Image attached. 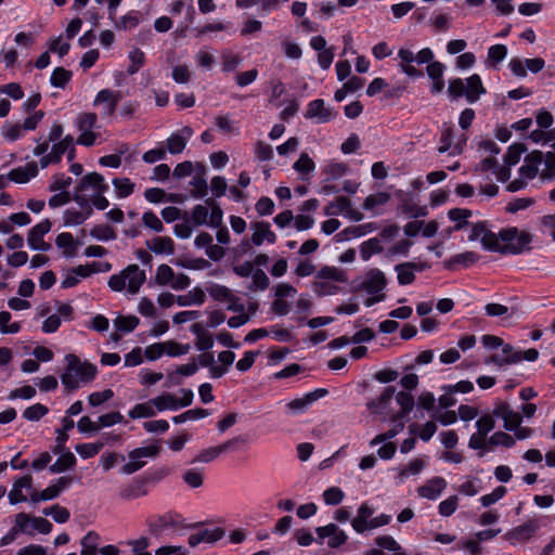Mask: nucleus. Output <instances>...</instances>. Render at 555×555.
<instances>
[{
    "mask_svg": "<svg viewBox=\"0 0 555 555\" xmlns=\"http://www.w3.org/2000/svg\"><path fill=\"white\" fill-rule=\"evenodd\" d=\"M90 234L99 241H109L116 238L115 230L107 224L93 227Z\"/></svg>",
    "mask_w": 555,
    "mask_h": 555,
    "instance_id": "obj_48",
    "label": "nucleus"
},
{
    "mask_svg": "<svg viewBox=\"0 0 555 555\" xmlns=\"http://www.w3.org/2000/svg\"><path fill=\"white\" fill-rule=\"evenodd\" d=\"M327 389L318 388L314 391L306 393L301 398H296L286 404V408L289 412L294 414L302 413L306 411L313 402L325 397L327 395Z\"/></svg>",
    "mask_w": 555,
    "mask_h": 555,
    "instance_id": "obj_9",
    "label": "nucleus"
},
{
    "mask_svg": "<svg viewBox=\"0 0 555 555\" xmlns=\"http://www.w3.org/2000/svg\"><path fill=\"white\" fill-rule=\"evenodd\" d=\"M55 244L59 248L64 249L66 257H72L75 253V242L72 233H60L55 238Z\"/></svg>",
    "mask_w": 555,
    "mask_h": 555,
    "instance_id": "obj_38",
    "label": "nucleus"
},
{
    "mask_svg": "<svg viewBox=\"0 0 555 555\" xmlns=\"http://www.w3.org/2000/svg\"><path fill=\"white\" fill-rule=\"evenodd\" d=\"M472 216V211L465 208H452L448 212L450 220L456 222L454 230L459 231L468 224L467 219Z\"/></svg>",
    "mask_w": 555,
    "mask_h": 555,
    "instance_id": "obj_33",
    "label": "nucleus"
},
{
    "mask_svg": "<svg viewBox=\"0 0 555 555\" xmlns=\"http://www.w3.org/2000/svg\"><path fill=\"white\" fill-rule=\"evenodd\" d=\"M494 237L495 233L487 229L486 223L481 221L472 225L470 233L468 235V240L470 242L480 240L482 247L489 251L496 249Z\"/></svg>",
    "mask_w": 555,
    "mask_h": 555,
    "instance_id": "obj_8",
    "label": "nucleus"
},
{
    "mask_svg": "<svg viewBox=\"0 0 555 555\" xmlns=\"http://www.w3.org/2000/svg\"><path fill=\"white\" fill-rule=\"evenodd\" d=\"M397 403L401 408L402 415L410 413L414 408V397L406 391H399L396 396Z\"/></svg>",
    "mask_w": 555,
    "mask_h": 555,
    "instance_id": "obj_55",
    "label": "nucleus"
},
{
    "mask_svg": "<svg viewBox=\"0 0 555 555\" xmlns=\"http://www.w3.org/2000/svg\"><path fill=\"white\" fill-rule=\"evenodd\" d=\"M507 48L504 44H494L488 49L487 64L496 68L498 65L506 57Z\"/></svg>",
    "mask_w": 555,
    "mask_h": 555,
    "instance_id": "obj_29",
    "label": "nucleus"
},
{
    "mask_svg": "<svg viewBox=\"0 0 555 555\" xmlns=\"http://www.w3.org/2000/svg\"><path fill=\"white\" fill-rule=\"evenodd\" d=\"M351 207V202L346 196H339L325 207L326 216H336L347 211Z\"/></svg>",
    "mask_w": 555,
    "mask_h": 555,
    "instance_id": "obj_35",
    "label": "nucleus"
},
{
    "mask_svg": "<svg viewBox=\"0 0 555 555\" xmlns=\"http://www.w3.org/2000/svg\"><path fill=\"white\" fill-rule=\"evenodd\" d=\"M323 499L326 504L337 505L344 499V492L338 487H331L323 492Z\"/></svg>",
    "mask_w": 555,
    "mask_h": 555,
    "instance_id": "obj_64",
    "label": "nucleus"
},
{
    "mask_svg": "<svg viewBox=\"0 0 555 555\" xmlns=\"http://www.w3.org/2000/svg\"><path fill=\"white\" fill-rule=\"evenodd\" d=\"M160 448L157 444L137 448L129 452L128 457L129 462L126 463L121 468L120 473L125 475H131L139 469H141L146 462L144 459L146 457H155L159 453Z\"/></svg>",
    "mask_w": 555,
    "mask_h": 555,
    "instance_id": "obj_4",
    "label": "nucleus"
},
{
    "mask_svg": "<svg viewBox=\"0 0 555 555\" xmlns=\"http://www.w3.org/2000/svg\"><path fill=\"white\" fill-rule=\"evenodd\" d=\"M526 151L522 144H513L507 149L506 154L504 155V163L506 166L512 167L516 165L521 154Z\"/></svg>",
    "mask_w": 555,
    "mask_h": 555,
    "instance_id": "obj_46",
    "label": "nucleus"
},
{
    "mask_svg": "<svg viewBox=\"0 0 555 555\" xmlns=\"http://www.w3.org/2000/svg\"><path fill=\"white\" fill-rule=\"evenodd\" d=\"M314 167L313 160L306 153L301 154L293 165V168L300 173H309Z\"/></svg>",
    "mask_w": 555,
    "mask_h": 555,
    "instance_id": "obj_63",
    "label": "nucleus"
},
{
    "mask_svg": "<svg viewBox=\"0 0 555 555\" xmlns=\"http://www.w3.org/2000/svg\"><path fill=\"white\" fill-rule=\"evenodd\" d=\"M390 199V196L388 193L379 192L377 194L369 195L362 205L363 209L365 210H372L376 206H380L386 204Z\"/></svg>",
    "mask_w": 555,
    "mask_h": 555,
    "instance_id": "obj_50",
    "label": "nucleus"
},
{
    "mask_svg": "<svg viewBox=\"0 0 555 555\" xmlns=\"http://www.w3.org/2000/svg\"><path fill=\"white\" fill-rule=\"evenodd\" d=\"M155 414H156V410L154 408L152 400L144 402V403L135 404L128 412V415L133 420L143 418V417H153Z\"/></svg>",
    "mask_w": 555,
    "mask_h": 555,
    "instance_id": "obj_31",
    "label": "nucleus"
},
{
    "mask_svg": "<svg viewBox=\"0 0 555 555\" xmlns=\"http://www.w3.org/2000/svg\"><path fill=\"white\" fill-rule=\"evenodd\" d=\"M427 465L423 459H414L403 469L400 470L399 477L401 480L408 478L411 475H417Z\"/></svg>",
    "mask_w": 555,
    "mask_h": 555,
    "instance_id": "obj_45",
    "label": "nucleus"
},
{
    "mask_svg": "<svg viewBox=\"0 0 555 555\" xmlns=\"http://www.w3.org/2000/svg\"><path fill=\"white\" fill-rule=\"evenodd\" d=\"M532 235L526 231H519L516 227L502 229L494 237L496 249L494 253L503 255H519L531 249Z\"/></svg>",
    "mask_w": 555,
    "mask_h": 555,
    "instance_id": "obj_2",
    "label": "nucleus"
},
{
    "mask_svg": "<svg viewBox=\"0 0 555 555\" xmlns=\"http://www.w3.org/2000/svg\"><path fill=\"white\" fill-rule=\"evenodd\" d=\"M52 223L49 219H44L28 232L27 242L33 250L49 251L51 244L43 241V236L50 232Z\"/></svg>",
    "mask_w": 555,
    "mask_h": 555,
    "instance_id": "obj_5",
    "label": "nucleus"
},
{
    "mask_svg": "<svg viewBox=\"0 0 555 555\" xmlns=\"http://www.w3.org/2000/svg\"><path fill=\"white\" fill-rule=\"evenodd\" d=\"M465 92L466 100L473 104L479 100V98L487 92L486 88L481 82L479 75L474 74L466 79Z\"/></svg>",
    "mask_w": 555,
    "mask_h": 555,
    "instance_id": "obj_19",
    "label": "nucleus"
},
{
    "mask_svg": "<svg viewBox=\"0 0 555 555\" xmlns=\"http://www.w3.org/2000/svg\"><path fill=\"white\" fill-rule=\"evenodd\" d=\"M383 251V246L378 238H370L363 242L360 246V256L364 261H367L374 254Z\"/></svg>",
    "mask_w": 555,
    "mask_h": 555,
    "instance_id": "obj_32",
    "label": "nucleus"
},
{
    "mask_svg": "<svg viewBox=\"0 0 555 555\" xmlns=\"http://www.w3.org/2000/svg\"><path fill=\"white\" fill-rule=\"evenodd\" d=\"M209 295L218 301L228 302L227 310L233 312H244L245 306L241 302L230 288L223 285H215L209 289Z\"/></svg>",
    "mask_w": 555,
    "mask_h": 555,
    "instance_id": "obj_7",
    "label": "nucleus"
},
{
    "mask_svg": "<svg viewBox=\"0 0 555 555\" xmlns=\"http://www.w3.org/2000/svg\"><path fill=\"white\" fill-rule=\"evenodd\" d=\"M38 175V168L36 163H28L25 167H18L15 169H12L8 177L10 180L16 182V183H26L31 178L36 177Z\"/></svg>",
    "mask_w": 555,
    "mask_h": 555,
    "instance_id": "obj_22",
    "label": "nucleus"
},
{
    "mask_svg": "<svg viewBox=\"0 0 555 555\" xmlns=\"http://www.w3.org/2000/svg\"><path fill=\"white\" fill-rule=\"evenodd\" d=\"M448 94L452 100L459 99L463 95L466 98L464 81L461 78L451 79L448 85Z\"/></svg>",
    "mask_w": 555,
    "mask_h": 555,
    "instance_id": "obj_57",
    "label": "nucleus"
},
{
    "mask_svg": "<svg viewBox=\"0 0 555 555\" xmlns=\"http://www.w3.org/2000/svg\"><path fill=\"white\" fill-rule=\"evenodd\" d=\"M347 165L344 163L332 162L325 167V175L328 180H338L347 172Z\"/></svg>",
    "mask_w": 555,
    "mask_h": 555,
    "instance_id": "obj_54",
    "label": "nucleus"
},
{
    "mask_svg": "<svg viewBox=\"0 0 555 555\" xmlns=\"http://www.w3.org/2000/svg\"><path fill=\"white\" fill-rule=\"evenodd\" d=\"M305 117L317 119L318 122L324 124L330 121L334 117V114L331 108L325 107L322 99H317L308 104Z\"/></svg>",
    "mask_w": 555,
    "mask_h": 555,
    "instance_id": "obj_14",
    "label": "nucleus"
},
{
    "mask_svg": "<svg viewBox=\"0 0 555 555\" xmlns=\"http://www.w3.org/2000/svg\"><path fill=\"white\" fill-rule=\"evenodd\" d=\"M143 224L153 230L154 232L160 233L164 231V224L162 220L152 210L145 211L142 216Z\"/></svg>",
    "mask_w": 555,
    "mask_h": 555,
    "instance_id": "obj_53",
    "label": "nucleus"
},
{
    "mask_svg": "<svg viewBox=\"0 0 555 555\" xmlns=\"http://www.w3.org/2000/svg\"><path fill=\"white\" fill-rule=\"evenodd\" d=\"M113 185L119 198L128 197L134 191V183L128 178H115L113 179Z\"/></svg>",
    "mask_w": 555,
    "mask_h": 555,
    "instance_id": "obj_40",
    "label": "nucleus"
},
{
    "mask_svg": "<svg viewBox=\"0 0 555 555\" xmlns=\"http://www.w3.org/2000/svg\"><path fill=\"white\" fill-rule=\"evenodd\" d=\"M103 447L104 442L79 443L75 447V450L82 459H90L96 455Z\"/></svg>",
    "mask_w": 555,
    "mask_h": 555,
    "instance_id": "obj_44",
    "label": "nucleus"
},
{
    "mask_svg": "<svg viewBox=\"0 0 555 555\" xmlns=\"http://www.w3.org/2000/svg\"><path fill=\"white\" fill-rule=\"evenodd\" d=\"M191 332L196 336V348L201 351H206L212 348L214 339L209 332L205 331L199 323L191 326Z\"/></svg>",
    "mask_w": 555,
    "mask_h": 555,
    "instance_id": "obj_24",
    "label": "nucleus"
},
{
    "mask_svg": "<svg viewBox=\"0 0 555 555\" xmlns=\"http://www.w3.org/2000/svg\"><path fill=\"white\" fill-rule=\"evenodd\" d=\"M250 228L254 230L251 235V243L256 246H260L264 241L270 244H273L276 240V235L271 231L270 224L268 222H253Z\"/></svg>",
    "mask_w": 555,
    "mask_h": 555,
    "instance_id": "obj_16",
    "label": "nucleus"
},
{
    "mask_svg": "<svg viewBox=\"0 0 555 555\" xmlns=\"http://www.w3.org/2000/svg\"><path fill=\"white\" fill-rule=\"evenodd\" d=\"M122 95L120 91H114L111 89H102L98 92L94 98L93 105L102 106V116L114 115L116 107L121 100Z\"/></svg>",
    "mask_w": 555,
    "mask_h": 555,
    "instance_id": "obj_6",
    "label": "nucleus"
},
{
    "mask_svg": "<svg viewBox=\"0 0 555 555\" xmlns=\"http://www.w3.org/2000/svg\"><path fill=\"white\" fill-rule=\"evenodd\" d=\"M488 443L491 446H502L512 448L515 446V438L504 431L494 433L489 439Z\"/></svg>",
    "mask_w": 555,
    "mask_h": 555,
    "instance_id": "obj_49",
    "label": "nucleus"
},
{
    "mask_svg": "<svg viewBox=\"0 0 555 555\" xmlns=\"http://www.w3.org/2000/svg\"><path fill=\"white\" fill-rule=\"evenodd\" d=\"M165 353L169 357H180L189 353L191 346L189 344H180L175 340L164 341Z\"/></svg>",
    "mask_w": 555,
    "mask_h": 555,
    "instance_id": "obj_43",
    "label": "nucleus"
},
{
    "mask_svg": "<svg viewBox=\"0 0 555 555\" xmlns=\"http://www.w3.org/2000/svg\"><path fill=\"white\" fill-rule=\"evenodd\" d=\"M495 422L492 415L486 414L476 422L477 433L487 438V435L494 428Z\"/></svg>",
    "mask_w": 555,
    "mask_h": 555,
    "instance_id": "obj_60",
    "label": "nucleus"
},
{
    "mask_svg": "<svg viewBox=\"0 0 555 555\" xmlns=\"http://www.w3.org/2000/svg\"><path fill=\"white\" fill-rule=\"evenodd\" d=\"M29 527L30 522H16L15 526H13L11 530L4 537H2L0 540V545L4 546L12 543L20 533H28L33 535L34 533L31 530H29Z\"/></svg>",
    "mask_w": 555,
    "mask_h": 555,
    "instance_id": "obj_30",
    "label": "nucleus"
},
{
    "mask_svg": "<svg viewBox=\"0 0 555 555\" xmlns=\"http://www.w3.org/2000/svg\"><path fill=\"white\" fill-rule=\"evenodd\" d=\"M72 79V72L64 67H55L50 77V83L55 88L64 89Z\"/></svg>",
    "mask_w": 555,
    "mask_h": 555,
    "instance_id": "obj_34",
    "label": "nucleus"
},
{
    "mask_svg": "<svg viewBox=\"0 0 555 555\" xmlns=\"http://www.w3.org/2000/svg\"><path fill=\"white\" fill-rule=\"evenodd\" d=\"M395 393L396 388L393 386H388L378 398L367 402L366 408L374 414H383L388 409Z\"/></svg>",
    "mask_w": 555,
    "mask_h": 555,
    "instance_id": "obj_18",
    "label": "nucleus"
},
{
    "mask_svg": "<svg viewBox=\"0 0 555 555\" xmlns=\"http://www.w3.org/2000/svg\"><path fill=\"white\" fill-rule=\"evenodd\" d=\"M76 189L85 193L88 191H91L92 194L105 193L108 190V184L105 183L104 177L101 173L90 172L81 178Z\"/></svg>",
    "mask_w": 555,
    "mask_h": 555,
    "instance_id": "obj_10",
    "label": "nucleus"
},
{
    "mask_svg": "<svg viewBox=\"0 0 555 555\" xmlns=\"http://www.w3.org/2000/svg\"><path fill=\"white\" fill-rule=\"evenodd\" d=\"M65 361L66 367L61 375V382L67 390H77L95 378L98 369L94 364L88 361L82 362L73 353L67 354Z\"/></svg>",
    "mask_w": 555,
    "mask_h": 555,
    "instance_id": "obj_1",
    "label": "nucleus"
},
{
    "mask_svg": "<svg viewBox=\"0 0 555 555\" xmlns=\"http://www.w3.org/2000/svg\"><path fill=\"white\" fill-rule=\"evenodd\" d=\"M479 259V256L475 251H465L454 255L450 259V264H463L468 267L475 263Z\"/></svg>",
    "mask_w": 555,
    "mask_h": 555,
    "instance_id": "obj_58",
    "label": "nucleus"
},
{
    "mask_svg": "<svg viewBox=\"0 0 555 555\" xmlns=\"http://www.w3.org/2000/svg\"><path fill=\"white\" fill-rule=\"evenodd\" d=\"M175 278V272L168 264H160L155 274V282L158 285H169Z\"/></svg>",
    "mask_w": 555,
    "mask_h": 555,
    "instance_id": "obj_52",
    "label": "nucleus"
},
{
    "mask_svg": "<svg viewBox=\"0 0 555 555\" xmlns=\"http://www.w3.org/2000/svg\"><path fill=\"white\" fill-rule=\"evenodd\" d=\"M139 323L140 320L135 315H119L114 321L115 327L124 333L132 332L139 325Z\"/></svg>",
    "mask_w": 555,
    "mask_h": 555,
    "instance_id": "obj_41",
    "label": "nucleus"
},
{
    "mask_svg": "<svg viewBox=\"0 0 555 555\" xmlns=\"http://www.w3.org/2000/svg\"><path fill=\"white\" fill-rule=\"evenodd\" d=\"M395 271L397 272V279L400 285H410L415 280V271L410 261L396 264Z\"/></svg>",
    "mask_w": 555,
    "mask_h": 555,
    "instance_id": "obj_26",
    "label": "nucleus"
},
{
    "mask_svg": "<svg viewBox=\"0 0 555 555\" xmlns=\"http://www.w3.org/2000/svg\"><path fill=\"white\" fill-rule=\"evenodd\" d=\"M192 135L193 130L189 126H184L179 131L173 132L167 139L168 152L173 155L182 153Z\"/></svg>",
    "mask_w": 555,
    "mask_h": 555,
    "instance_id": "obj_12",
    "label": "nucleus"
},
{
    "mask_svg": "<svg viewBox=\"0 0 555 555\" xmlns=\"http://www.w3.org/2000/svg\"><path fill=\"white\" fill-rule=\"evenodd\" d=\"M152 401L155 410L160 412L165 410L176 411L179 409L178 399L172 393H164L155 397Z\"/></svg>",
    "mask_w": 555,
    "mask_h": 555,
    "instance_id": "obj_28",
    "label": "nucleus"
},
{
    "mask_svg": "<svg viewBox=\"0 0 555 555\" xmlns=\"http://www.w3.org/2000/svg\"><path fill=\"white\" fill-rule=\"evenodd\" d=\"M208 216H209V211H208V206H204V205H196L193 207V210H192V216H191V220L192 223L195 225V227H199V225H203V224H207L208 223Z\"/></svg>",
    "mask_w": 555,
    "mask_h": 555,
    "instance_id": "obj_47",
    "label": "nucleus"
},
{
    "mask_svg": "<svg viewBox=\"0 0 555 555\" xmlns=\"http://www.w3.org/2000/svg\"><path fill=\"white\" fill-rule=\"evenodd\" d=\"M146 280L145 272L138 264H129L118 274H113L108 280V286L114 292H122L126 286L128 293H139Z\"/></svg>",
    "mask_w": 555,
    "mask_h": 555,
    "instance_id": "obj_3",
    "label": "nucleus"
},
{
    "mask_svg": "<svg viewBox=\"0 0 555 555\" xmlns=\"http://www.w3.org/2000/svg\"><path fill=\"white\" fill-rule=\"evenodd\" d=\"M190 184L194 188L192 196L195 198H203L207 195V182L203 176H195Z\"/></svg>",
    "mask_w": 555,
    "mask_h": 555,
    "instance_id": "obj_59",
    "label": "nucleus"
},
{
    "mask_svg": "<svg viewBox=\"0 0 555 555\" xmlns=\"http://www.w3.org/2000/svg\"><path fill=\"white\" fill-rule=\"evenodd\" d=\"M542 162L541 152H532L525 158V164L519 168V173L524 179H533L539 172V164Z\"/></svg>",
    "mask_w": 555,
    "mask_h": 555,
    "instance_id": "obj_21",
    "label": "nucleus"
},
{
    "mask_svg": "<svg viewBox=\"0 0 555 555\" xmlns=\"http://www.w3.org/2000/svg\"><path fill=\"white\" fill-rule=\"evenodd\" d=\"M317 533L321 541H323L325 538H328L326 543L330 547L333 548L343 545L347 540L346 533L333 522H330L324 527H319L317 529Z\"/></svg>",
    "mask_w": 555,
    "mask_h": 555,
    "instance_id": "obj_11",
    "label": "nucleus"
},
{
    "mask_svg": "<svg viewBox=\"0 0 555 555\" xmlns=\"http://www.w3.org/2000/svg\"><path fill=\"white\" fill-rule=\"evenodd\" d=\"M49 413V409L42 403H35L26 408L23 417L29 422H38Z\"/></svg>",
    "mask_w": 555,
    "mask_h": 555,
    "instance_id": "obj_39",
    "label": "nucleus"
},
{
    "mask_svg": "<svg viewBox=\"0 0 555 555\" xmlns=\"http://www.w3.org/2000/svg\"><path fill=\"white\" fill-rule=\"evenodd\" d=\"M224 534L223 529L215 528L212 530L205 529L195 534L190 535L189 544L194 547L202 542L214 543L220 540Z\"/></svg>",
    "mask_w": 555,
    "mask_h": 555,
    "instance_id": "obj_23",
    "label": "nucleus"
},
{
    "mask_svg": "<svg viewBox=\"0 0 555 555\" xmlns=\"http://www.w3.org/2000/svg\"><path fill=\"white\" fill-rule=\"evenodd\" d=\"M386 284L387 280L384 272L379 269L374 268L366 272L362 282V287L369 294H378L384 291Z\"/></svg>",
    "mask_w": 555,
    "mask_h": 555,
    "instance_id": "obj_13",
    "label": "nucleus"
},
{
    "mask_svg": "<svg viewBox=\"0 0 555 555\" xmlns=\"http://www.w3.org/2000/svg\"><path fill=\"white\" fill-rule=\"evenodd\" d=\"M404 428V424L402 422H399L396 424L391 429L387 430L384 434L377 435L375 438H373L370 442L372 447L383 443L387 440H390L395 438L400 431H402Z\"/></svg>",
    "mask_w": 555,
    "mask_h": 555,
    "instance_id": "obj_56",
    "label": "nucleus"
},
{
    "mask_svg": "<svg viewBox=\"0 0 555 555\" xmlns=\"http://www.w3.org/2000/svg\"><path fill=\"white\" fill-rule=\"evenodd\" d=\"M269 284L270 281L264 271L261 269H256L251 274V282L247 288L250 292L264 291L269 287Z\"/></svg>",
    "mask_w": 555,
    "mask_h": 555,
    "instance_id": "obj_36",
    "label": "nucleus"
},
{
    "mask_svg": "<svg viewBox=\"0 0 555 555\" xmlns=\"http://www.w3.org/2000/svg\"><path fill=\"white\" fill-rule=\"evenodd\" d=\"M76 464V457L70 451L62 453L56 462L50 466V470L53 474L63 473L69 468H73Z\"/></svg>",
    "mask_w": 555,
    "mask_h": 555,
    "instance_id": "obj_27",
    "label": "nucleus"
},
{
    "mask_svg": "<svg viewBox=\"0 0 555 555\" xmlns=\"http://www.w3.org/2000/svg\"><path fill=\"white\" fill-rule=\"evenodd\" d=\"M86 221V215L85 212L75 210V209H67L64 212V225L70 227V225H79L82 224Z\"/></svg>",
    "mask_w": 555,
    "mask_h": 555,
    "instance_id": "obj_62",
    "label": "nucleus"
},
{
    "mask_svg": "<svg viewBox=\"0 0 555 555\" xmlns=\"http://www.w3.org/2000/svg\"><path fill=\"white\" fill-rule=\"evenodd\" d=\"M146 247L157 255H173L175 242L170 236H156L146 241Z\"/></svg>",
    "mask_w": 555,
    "mask_h": 555,
    "instance_id": "obj_20",
    "label": "nucleus"
},
{
    "mask_svg": "<svg viewBox=\"0 0 555 555\" xmlns=\"http://www.w3.org/2000/svg\"><path fill=\"white\" fill-rule=\"evenodd\" d=\"M317 279L331 280L340 283H346L348 281V276L343 269L328 266H325L318 271Z\"/></svg>",
    "mask_w": 555,
    "mask_h": 555,
    "instance_id": "obj_25",
    "label": "nucleus"
},
{
    "mask_svg": "<svg viewBox=\"0 0 555 555\" xmlns=\"http://www.w3.org/2000/svg\"><path fill=\"white\" fill-rule=\"evenodd\" d=\"M206 205L210 208V214L208 216L209 221L208 224L212 228H219L222 222L223 212L220 206L216 203L214 198L206 199Z\"/></svg>",
    "mask_w": 555,
    "mask_h": 555,
    "instance_id": "obj_42",
    "label": "nucleus"
},
{
    "mask_svg": "<svg viewBox=\"0 0 555 555\" xmlns=\"http://www.w3.org/2000/svg\"><path fill=\"white\" fill-rule=\"evenodd\" d=\"M537 530V522H524L506 532L505 539L512 544L521 543L530 539Z\"/></svg>",
    "mask_w": 555,
    "mask_h": 555,
    "instance_id": "obj_15",
    "label": "nucleus"
},
{
    "mask_svg": "<svg viewBox=\"0 0 555 555\" xmlns=\"http://www.w3.org/2000/svg\"><path fill=\"white\" fill-rule=\"evenodd\" d=\"M36 396V389L33 386L26 385L20 388L13 389L9 396V400L25 399L29 400Z\"/></svg>",
    "mask_w": 555,
    "mask_h": 555,
    "instance_id": "obj_61",
    "label": "nucleus"
},
{
    "mask_svg": "<svg viewBox=\"0 0 555 555\" xmlns=\"http://www.w3.org/2000/svg\"><path fill=\"white\" fill-rule=\"evenodd\" d=\"M447 487V481L442 477H434L426 481L422 487L417 489L418 495L435 500Z\"/></svg>",
    "mask_w": 555,
    "mask_h": 555,
    "instance_id": "obj_17",
    "label": "nucleus"
},
{
    "mask_svg": "<svg viewBox=\"0 0 555 555\" xmlns=\"http://www.w3.org/2000/svg\"><path fill=\"white\" fill-rule=\"evenodd\" d=\"M183 481L191 488L196 489L203 485V473L197 468L188 469L184 472Z\"/></svg>",
    "mask_w": 555,
    "mask_h": 555,
    "instance_id": "obj_51",
    "label": "nucleus"
},
{
    "mask_svg": "<svg viewBox=\"0 0 555 555\" xmlns=\"http://www.w3.org/2000/svg\"><path fill=\"white\" fill-rule=\"evenodd\" d=\"M98 116L95 113H82L76 118L75 125L80 132L92 131L96 127Z\"/></svg>",
    "mask_w": 555,
    "mask_h": 555,
    "instance_id": "obj_37",
    "label": "nucleus"
}]
</instances>
